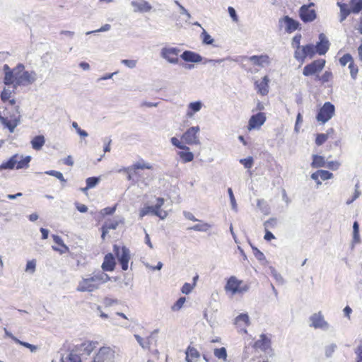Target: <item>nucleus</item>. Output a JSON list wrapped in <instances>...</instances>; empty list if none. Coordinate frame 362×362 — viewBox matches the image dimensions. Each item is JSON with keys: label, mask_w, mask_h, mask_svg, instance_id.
I'll list each match as a JSON object with an SVG mask.
<instances>
[{"label": "nucleus", "mask_w": 362, "mask_h": 362, "mask_svg": "<svg viewBox=\"0 0 362 362\" xmlns=\"http://www.w3.org/2000/svg\"><path fill=\"white\" fill-rule=\"evenodd\" d=\"M202 37L203 43L206 45H211L214 42L213 38L205 30H203V32L202 33Z\"/></svg>", "instance_id": "09e8293b"}, {"label": "nucleus", "mask_w": 362, "mask_h": 362, "mask_svg": "<svg viewBox=\"0 0 362 362\" xmlns=\"http://www.w3.org/2000/svg\"><path fill=\"white\" fill-rule=\"evenodd\" d=\"M186 301L185 297H180L172 306L171 310L174 312L180 310Z\"/></svg>", "instance_id": "c03bdc74"}, {"label": "nucleus", "mask_w": 362, "mask_h": 362, "mask_svg": "<svg viewBox=\"0 0 362 362\" xmlns=\"http://www.w3.org/2000/svg\"><path fill=\"white\" fill-rule=\"evenodd\" d=\"M165 200L163 198L159 197L156 199L155 206H148L142 208L139 211V216L143 218L147 214L151 213L153 215L159 217L160 219H165L168 216V212L162 210L161 207L163 206Z\"/></svg>", "instance_id": "423d86ee"}, {"label": "nucleus", "mask_w": 362, "mask_h": 362, "mask_svg": "<svg viewBox=\"0 0 362 362\" xmlns=\"http://www.w3.org/2000/svg\"><path fill=\"white\" fill-rule=\"evenodd\" d=\"M46 173L56 177L57 179H59L61 181H63V182L65 181L62 173L59 171L50 170V171L47 172Z\"/></svg>", "instance_id": "13d9d810"}, {"label": "nucleus", "mask_w": 362, "mask_h": 362, "mask_svg": "<svg viewBox=\"0 0 362 362\" xmlns=\"http://www.w3.org/2000/svg\"><path fill=\"white\" fill-rule=\"evenodd\" d=\"M311 326L315 329H326L328 327V324L324 320V317L321 312L313 314L310 317Z\"/></svg>", "instance_id": "b1692460"}, {"label": "nucleus", "mask_w": 362, "mask_h": 362, "mask_svg": "<svg viewBox=\"0 0 362 362\" xmlns=\"http://www.w3.org/2000/svg\"><path fill=\"white\" fill-rule=\"evenodd\" d=\"M269 78L267 76H264L261 81H256L255 82V87L258 94L262 96L267 95L269 93Z\"/></svg>", "instance_id": "4be33fe9"}, {"label": "nucleus", "mask_w": 362, "mask_h": 362, "mask_svg": "<svg viewBox=\"0 0 362 362\" xmlns=\"http://www.w3.org/2000/svg\"><path fill=\"white\" fill-rule=\"evenodd\" d=\"M115 267V259L112 253L105 255L102 264L103 272H112Z\"/></svg>", "instance_id": "c756f323"}, {"label": "nucleus", "mask_w": 362, "mask_h": 362, "mask_svg": "<svg viewBox=\"0 0 362 362\" xmlns=\"http://www.w3.org/2000/svg\"><path fill=\"white\" fill-rule=\"evenodd\" d=\"M234 324L237 327L244 329L245 332H246L245 329L250 325L248 315L247 313L240 314L235 318Z\"/></svg>", "instance_id": "bb28decb"}, {"label": "nucleus", "mask_w": 362, "mask_h": 362, "mask_svg": "<svg viewBox=\"0 0 362 362\" xmlns=\"http://www.w3.org/2000/svg\"><path fill=\"white\" fill-rule=\"evenodd\" d=\"M131 5L135 12L147 13L152 9V6L146 0H133Z\"/></svg>", "instance_id": "5701e85b"}, {"label": "nucleus", "mask_w": 362, "mask_h": 362, "mask_svg": "<svg viewBox=\"0 0 362 362\" xmlns=\"http://www.w3.org/2000/svg\"><path fill=\"white\" fill-rule=\"evenodd\" d=\"M251 64L255 66L263 67L269 63V57L267 54L253 55L247 58Z\"/></svg>", "instance_id": "a878e982"}, {"label": "nucleus", "mask_w": 362, "mask_h": 362, "mask_svg": "<svg viewBox=\"0 0 362 362\" xmlns=\"http://www.w3.org/2000/svg\"><path fill=\"white\" fill-rule=\"evenodd\" d=\"M170 141L173 146L182 150L177 152V155L183 163H189L194 160V154L189 151V148L182 144L177 138L172 137Z\"/></svg>", "instance_id": "9b49d317"}, {"label": "nucleus", "mask_w": 362, "mask_h": 362, "mask_svg": "<svg viewBox=\"0 0 362 362\" xmlns=\"http://www.w3.org/2000/svg\"><path fill=\"white\" fill-rule=\"evenodd\" d=\"M335 113V107L330 102H326L320 108L316 115V119L317 122L324 124L328 122Z\"/></svg>", "instance_id": "9d476101"}, {"label": "nucleus", "mask_w": 362, "mask_h": 362, "mask_svg": "<svg viewBox=\"0 0 362 362\" xmlns=\"http://www.w3.org/2000/svg\"><path fill=\"white\" fill-rule=\"evenodd\" d=\"M122 63L129 68H134L136 66V61L134 59H123Z\"/></svg>", "instance_id": "052dcab7"}, {"label": "nucleus", "mask_w": 362, "mask_h": 362, "mask_svg": "<svg viewBox=\"0 0 362 362\" xmlns=\"http://www.w3.org/2000/svg\"><path fill=\"white\" fill-rule=\"evenodd\" d=\"M76 209L81 213H86L88 211V207L83 204H77Z\"/></svg>", "instance_id": "774afa93"}, {"label": "nucleus", "mask_w": 362, "mask_h": 362, "mask_svg": "<svg viewBox=\"0 0 362 362\" xmlns=\"http://www.w3.org/2000/svg\"><path fill=\"white\" fill-rule=\"evenodd\" d=\"M266 121V115L264 112H258L255 115H253L250 117L248 124L247 129L248 131H251L255 129H259L262 125Z\"/></svg>", "instance_id": "a211bd4d"}, {"label": "nucleus", "mask_w": 362, "mask_h": 362, "mask_svg": "<svg viewBox=\"0 0 362 362\" xmlns=\"http://www.w3.org/2000/svg\"><path fill=\"white\" fill-rule=\"evenodd\" d=\"M228 11L230 16L231 17L233 21L235 22H238V16L236 15V12H235V10L234 9V8L229 6L228 8Z\"/></svg>", "instance_id": "680f3d73"}, {"label": "nucleus", "mask_w": 362, "mask_h": 362, "mask_svg": "<svg viewBox=\"0 0 362 362\" xmlns=\"http://www.w3.org/2000/svg\"><path fill=\"white\" fill-rule=\"evenodd\" d=\"M283 21L286 23V30L287 33H293L299 28V23L288 16H284Z\"/></svg>", "instance_id": "473e14b6"}, {"label": "nucleus", "mask_w": 362, "mask_h": 362, "mask_svg": "<svg viewBox=\"0 0 362 362\" xmlns=\"http://www.w3.org/2000/svg\"><path fill=\"white\" fill-rule=\"evenodd\" d=\"M194 286H195V283H192V284L185 283L182 286V287L181 288V291L182 293L188 294L193 290Z\"/></svg>", "instance_id": "3c124183"}, {"label": "nucleus", "mask_w": 362, "mask_h": 362, "mask_svg": "<svg viewBox=\"0 0 362 362\" xmlns=\"http://www.w3.org/2000/svg\"><path fill=\"white\" fill-rule=\"evenodd\" d=\"M326 162L323 156L319 155L313 156V161L311 163V167L313 168H318L325 166Z\"/></svg>", "instance_id": "4c0bfd02"}, {"label": "nucleus", "mask_w": 362, "mask_h": 362, "mask_svg": "<svg viewBox=\"0 0 362 362\" xmlns=\"http://www.w3.org/2000/svg\"><path fill=\"white\" fill-rule=\"evenodd\" d=\"M254 349H259L264 353H272L273 351L272 348V339L271 335L262 334L259 339L255 341L252 345Z\"/></svg>", "instance_id": "4468645a"}, {"label": "nucleus", "mask_w": 362, "mask_h": 362, "mask_svg": "<svg viewBox=\"0 0 362 362\" xmlns=\"http://www.w3.org/2000/svg\"><path fill=\"white\" fill-rule=\"evenodd\" d=\"M349 69L350 71L351 77L353 80H356L357 78V74L358 72V67L354 62L352 64L349 65Z\"/></svg>", "instance_id": "a18cd8bd"}, {"label": "nucleus", "mask_w": 362, "mask_h": 362, "mask_svg": "<svg viewBox=\"0 0 362 362\" xmlns=\"http://www.w3.org/2000/svg\"><path fill=\"white\" fill-rule=\"evenodd\" d=\"M99 179L95 177H90L86 179V189H90L94 187L98 182Z\"/></svg>", "instance_id": "de8ad7c7"}, {"label": "nucleus", "mask_w": 362, "mask_h": 362, "mask_svg": "<svg viewBox=\"0 0 362 362\" xmlns=\"http://www.w3.org/2000/svg\"><path fill=\"white\" fill-rule=\"evenodd\" d=\"M124 223L122 220H112L109 219L106 221L104 224L101 227V238L103 240L105 239L107 234L109 233L110 230H115L119 224Z\"/></svg>", "instance_id": "412c9836"}, {"label": "nucleus", "mask_w": 362, "mask_h": 362, "mask_svg": "<svg viewBox=\"0 0 362 362\" xmlns=\"http://www.w3.org/2000/svg\"><path fill=\"white\" fill-rule=\"evenodd\" d=\"M16 88H14V85H13V89L10 90L9 88H4L0 95L1 100L3 103H8L11 105H16V100L13 98L15 94V90Z\"/></svg>", "instance_id": "393cba45"}, {"label": "nucleus", "mask_w": 362, "mask_h": 362, "mask_svg": "<svg viewBox=\"0 0 362 362\" xmlns=\"http://www.w3.org/2000/svg\"><path fill=\"white\" fill-rule=\"evenodd\" d=\"M252 252H253V254L255 255V257L258 259V260H264L265 259V256L264 255L263 252H262L260 250H259L257 247H252Z\"/></svg>", "instance_id": "864d4df0"}, {"label": "nucleus", "mask_w": 362, "mask_h": 362, "mask_svg": "<svg viewBox=\"0 0 362 362\" xmlns=\"http://www.w3.org/2000/svg\"><path fill=\"white\" fill-rule=\"evenodd\" d=\"M264 238L267 240V241H270L273 239L275 238L274 235L268 230H265V235H264Z\"/></svg>", "instance_id": "338daca9"}, {"label": "nucleus", "mask_w": 362, "mask_h": 362, "mask_svg": "<svg viewBox=\"0 0 362 362\" xmlns=\"http://www.w3.org/2000/svg\"><path fill=\"white\" fill-rule=\"evenodd\" d=\"M3 69L4 83L6 86L14 85V88L31 85L37 79L36 73L34 71H26L23 64H18L13 69H11L8 64H4Z\"/></svg>", "instance_id": "f257e3e1"}, {"label": "nucleus", "mask_w": 362, "mask_h": 362, "mask_svg": "<svg viewBox=\"0 0 362 362\" xmlns=\"http://www.w3.org/2000/svg\"><path fill=\"white\" fill-rule=\"evenodd\" d=\"M181 58L185 61L187 62H200L202 59V57L194 52L192 51H185L181 55Z\"/></svg>", "instance_id": "2f4dec72"}, {"label": "nucleus", "mask_w": 362, "mask_h": 362, "mask_svg": "<svg viewBox=\"0 0 362 362\" xmlns=\"http://www.w3.org/2000/svg\"><path fill=\"white\" fill-rule=\"evenodd\" d=\"M302 35L296 34L291 41V46L294 49L293 57L296 60L303 64L307 58L313 59L315 54L314 45L312 43L300 45Z\"/></svg>", "instance_id": "7ed1b4c3"}, {"label": "nucleus", "mask_w": 362, "mask_h": 362, "mask_svg": "<svg viewBox=\"0 0 362 362\" xmlns=\"http://www.w3.org/2000/svg\"><path fill=\"white\" fill-rule=\"evenodd\" d=\"M53 240L56 245L52 246L54 251L59 252L60 254H64L69 251V248L64 243L61 237L57 235H52Z\"/></svg>", "instance_id": "c85d7f7f"}, {"label": "nucleus", "mask_w": 362, "mask_h": 362, "mask_svg": "<svg viewBox=\"0 0 362 362\" xmlns=\"http://www.w3.org/2000/svg\"><path fill=\"white\" fill-rule=\"evenodd\" d=\"M8 336L11 338L17 344H19L26 348H28L29 347V343L28 342H24V341H21V340H19L18 339H17L16 337H14L13 335H12L11 334H7Z\"/></svg>", "instance_id": "0e129e2a"}, {"label": "nucleus", "mask_w": 362, "mask_h": 362, "mask_svg": "<svg viewBox=\"0 0 362 362\" xmlns=\"http://www.w3.org/2000/svg\"><path fill=\"white\" fill-rule=\"evenodd\" d=\"M353 236L356 242H359V226L357 221H355L353 225Z\"/></svg>", "instance_id": "603ef678"}, {"label": "nucleus", "mask_w": 362, "mask_h": 362, "mask_svg": "<svg viewBox=\"0 0 362 362\" xmlns=\"http://www.w3.org/2000/svg\"><path fill=\"white\" fill-rule=\"evenodd\" d=\"M355 353L356 354V362H362V341L356 348Z\"/></svg>", "instance_id": "4d7b16f0"}, {"label": "nucleus", "mask_w": 362, "mask_h": 362, "mask_svg": "<svg viewBox=\"0 0 362 362\" xmlns=\"http://www.w3.org/2000/svg\"><path fill=\"white\" fill-rule=\"evenodd\" d=\"M228 193L229 194L230 202H231L233 206L235 207L236 206V202H235V197H234V194H233V190L231 188L228 189Z\"/></svg>", "instance_id": "69168bd1"}, {"label": "nucleus", "mask_w": 362, "mask_h": 362, "mask_svg": "<svg viewBox=\"0 0 362 362\" xmlns=\"http://www.w3.org/2000/svg\"><path fill=\"white\" fill-rule=\"evenodd\" d=\"M211 226L207 223H199L196 224L192 227H190L189 230H193L195 231H206L210 228Z\"/></svg>", "instance_id": "37998d69"}, {"label": "nucleus", "mask_w": 362, "mask_h": 362, "mask_svg": "<svg viewBox=\"0 0 362 362\" xmlns=\"http://www.w3.org/2000/svg\"><path fill=\"white\" fill-rule=\"evenodd\" d=\"M61 362H81V356L74 346L72 349L67 350L62 354Z\"/></svg>", "instance_id": "aec40b11"}, {"label": "nucleus", "mask_w": 362, "mask_h": 362, "mask_svg": "<svg viewBox=\"0 0 362 362\" xmlns=\"http://www.w3.org/2000/svg\"><path fill=\"white\" fill-rule=\"evenodd\" d=\"M349 5L354 13H358L362 11V0H350Z\"/></svg>", "instance_id": "58836bf2"}, {"label": "nucleus", "mask_w": 362, "mask_h": 362, "mask_svg": "<svg viewBox=\"0 0 362 362\" xmlns=\"http://www.w3.org/2000/svg\"><path fill=\"white\" fill-rule=\"evenodd\" d=\"M180 50L176 47L163 48L161 51L162 57L172 64H177L179 61Z\"/></svg>", "instance_id": "6ab92c4d"}, {"label": "nucleus", "mask_w": 362, "mask_h": 362, "mask_svg": "<svg viewBox=\"0 0 362 362\" xmlns=\"http://www.w3.org/2000/svg\"><path fill=\"white\" fill-rule=\"evenodd\" d=\"M214 353V356L219 359H223V361H226L227 358V352L226 349L224 347L215 349Z\"/></svg>", "instance_id": "a19ab883"}, {"label": "nucleus", "mask_w": 362, "mask_h": 362, "mask_svg": "<svg viewBox=\"0 0 362 362\" xmlns=\"http://www.w3.org/2000/svg\"><path fill=\"white\" fill-rule=\"evenodd\" d=\"M187 362H193L197 361L200 357V354L196 348L189 346L185 351Z\"/></svg>", "instance_id": "72a5a7b5"}, {"label": "nucleus", "mask_w": 362, "mask_h": 362, "mask_svg": "<svg viewBox=\"0 0 362 362\" xmlns=\"http://www.w3.org/2000/svg\"><path fill=\"white\" fill-rule=\"evenodd\" d=\"M153 165L145 162L143 159H141L137 163L132 164V165L126 168H123L118 170L119 173H124L127 174V179L129 181H134L135 178H138L140 175L138 172L139 170H152Z\"/></svg>", "instance_id": "39448f33"}, {"label": "nucleus", "mask_w": 362, "mask_h": 362, "mask_svg": "<svg viewBox=\"0 0 362 362\" xmlns=\"http://www.w3.org/2000/svg\"><path fill=\"white\" fill-rule=\"evenodd\" d=\"M30 161V157L26 156L25 158L20 157L18 154L11 156L7 161L2 163L0 165V170L13 168L22 169L27 168Z\"/></svg>", "instance_id": "0eeeda50"}, {"label": "nucleus", "mask_w": 362, "mask_h": 362, "mask_svg": "<svg viewBox=\"0 0 362 362\" xmlns=\"http://www.w3.org/2000/svg\"><path fill=\"white\" fill-rule=\"evenodd\" d=\"M340 163L338 161H329L327 163V166L332 170H336L339 168Z\"/></svg>", "instance_id": "e2e57ef3"}, {"label": "nucleus", "mask_w": 362, "mask_h": 362, "mask_svg": "<svg viewBox=\"0 0 362 362\" xmlns=\"http://www.w3.org/2000/svg\"><path fill=\"white\" fill-rule=\"evenodd\" d=\"M97 341H85L83 343L75 346L81 356H90L98 347Z\"/></svg>", "instance_id": "f3484780"}, {"label": "nucleus", "mask_w": 362, "mask_h": 362, "mask_svg": "<svg viewBox=\"0 0 362 362\" xmlns=\"http://www.w3.org/2000/svg\"><path fill=\"white\" fill-rule=\"evenodd\" d=\"M334 134L335 130L333 128L328 129L326 133L317 134L315 137V144L317 146L322 145L329 137L334 135Z\"/></svg>", "instance_id": "7c9ffc66"}, {"label": "nucleus", "mask_w": 362, "mask_h": 362, "mask_svg": "<svg viewBox=\"0 0 362 362\" xmlns=\"http://www.w3.org/2000/svg\"><path fill=\"white\" fill-rule=\"evenodd\" d=\"M314 4L311 3L309 5H303L299 10V16L300 19L304 23L312 22L316 18V12L314 9L310 8L313 6Z\"/></svg>", "instance_id": "2eb2a0df"}, {"label": "nucleus", "mask_w": 362, "mask_h": 362, "mask_svg": "<svg viewBox=\"0 0 362 362\" xmlns=\"http://www.w3.org/2000/svg\"><path fill=\"white\" fill-rule=\"evenodd\" d=\"M337 6L340 8V22H343L347 16L352 13V11L348 8L347 4L344 3L337 2Z\"/></svg>", "instance_id": "f704fd0d"}, {"label": "nucleus", "mask_w": 362, "mask_h": 362, "mask_svg": "<svg viewBox=\"0 0 362 362\" xmlns=\"http://www.w3.org/2000/svg\"><path fill=\"white\" fill-rule=\"evenodd\" d=\"M240 163L244 165L245 168L250 169L252 167L254 160L252 157H248L240 160Z\"/></svg>", "instance_id": "8fccbe9b"}, {"label": "nucleus", "mask_w": 362, "mask_h": 362, "mask_svg": "<svg viewBox=\"0 0 362 362\" xmlns=\"http://www.w3.org/2000/svg\"><path fill=\"white\" fill-rule=\"evenodd\" d=\"M326 64V60L324 59H317L312 61L310 63L306 64L303 69V74L304 76H319V74L324 69Z\"/></svg>", "instance_id": "6e6552de"}, {"label": "nucleus", "mask_w": 362, "mask_h": 362, "mask_svg": "<svg viewBox=\"0 0 362 362\" xmlns=\"http://www.w3.org/2000/svg\"><path fill=\"white\" fill-rule=\"evenodd\" d=\"M332 78V73L330 71H326L321 76H317L316 80L323 84L329 82Z\"/></svg>", "instance_id": "ea45409f"}, {"label": "nucleus", "mask_w": 362, "mask_h": 362, "mask_svg": "<svg viewBox=\"0 0 362 362\" xmlns=\"http://www.w3.org/2000/svg\"><path fill=\"white\" fill-rule=\"evenodd\" d=\"M354 62V58L349 53L344 54L339 59V63L342 66H345L347 64H349V65L350 64H352Z\"/></svg>", "instance_id": "79ce46f5"}, {"label": "nucleus", "mask_w": 362, "mask_h": 362, "mask_svg": "<svg viewBox=\"0 0 362 362\" xmlns=\"http://www.w3.org/2000/svg\"><path fill=\"white\" fill-rule=\"evenodd\" d=\"M45 143V137L42 135L36 136L31 140L32 147L36 151L40 150Z\"/></svg>", "instance_id": "e433bc0d"}, {"label": "nucleus", "mask_w": 362, "mask_h": 362, "mask_svg": "<svg viewBox=\"0 0 362 362\" xmlns=\"http://www.w3.org/2000/svg\"><path fill=\"white\" fill-rule=\"evenodd\" d=\"M330 43L329 40L324 33L319 35V41L314 45L315 54L319 55H325L329 50Z\"/></svg>", "instance_id": "dca6fc26"}, {"label": "nucleus", "mask_w": 362, "mask_h": 362, "mask_svg": "<svg viewBox=\"0 0 362 362\" xmlns=\"http://www.w3.org/2000/svg\"><path fill=\"white\" fill-rule=\"evenodd\" d=\"M35 265H36L35 260H34V259L30 260L26 264L25 270L27 272H34L35 269Z\"/></svg>", "instance_id": "bf43d9fd"}, {"label": "nucleus", "mask_w": 362, "mask_h": 362, "mask_svg": "<svg viewBox=\"0 0 362 362\" xmlns=\"http://www.w3.org/2000/svg\"><path fill=\"white\" fill-rule=\"evenodd\" d=\"M200 129L199 126L192 127L182 135L181 139L183 142L188 145H199L200 141L199 139V133Z\"/></svg>", "instance_id": "ddd939ff"}, {"label": "nucleus", "mask_w": 362, "mask_h": 362, "mask_svg": "<svg viewBox=\"0 0 362 362\" xmlns=\"http://www.w3.org/2000/svg\"><path fill=\"white\" fill-rule=\"evenodd\" d=\"M277 225V220L276 218H269L264 223V230L273 229Z\"/></svg>", "instance_id": "49530a36"}, {"label": "nucleus", "mask_w": 362, "mask_h": 362, "mask_svg": "<svg viewBox=\"0 0 362 362\" xmlns=\"http://www.w3.org/2000/svg\"><path fill=\"white\" fill-rule=\"evenodd\" d=\"M109 280L108 274L101 270H96L79 281L76 291L79 292H93L98 290L101 285Z\"/></svg>", "instance_id": "f03ea898"}, {"label": "nucleus", "mask_w": 362, "mask_h": 362, "mask_svg": "<svg viewBox=\"0 0 362 362\" xmlns=\"http://www.w3.org/2000/svg\"><path fill=\"white\" fill-rule=\"evenodd\" d=\"M250 285L247 281L239 279L235 276H230L226 280L224 291L226 294L233 296H243L249 291Z\"/></svg>", "instance_id": "20e7f679"}, {"label": "nucleus", "mask_w": 362, "mask_h": 362, "mask_svg": "<svg viewBox=\"0 0 362 362\" xmlns=\"http://www.w3.org/2000/svg\"><path fill=\"white\" fill-rule=\"evenodd\" d=\"M135 338L137 340V341L139 343V344L143 347V348H148V341L147 339H144L142 338L141 337L139 336V335H135Z\"/></svg>", "instance_id": "6e6d98bb"}, {"label": "nucleus", "mask_w": 362, "mask_h": 362, "mask_svg": "<svg viewBox=\"0 0 362 362\" xmlns=\"http://www.w3.org/2000/svg\"><path fill=\"white\" fill-rule=\"evenodd\" d=\"M115 358V351L112 347L102 346L93 356L92 362H114Z\"/></svg>", "instance_id": "1a4fd4ad"}, {"label": "nucleus", "mask_w": 362, "mask_h": 362, "mask_svg": "<svg viewBox=\"0 0 362 362\" xmlns=\"http://www.w3.org/2000/svg\"><path fill=\"white\" fill-rule=\"evenodd\" d=\"M114 252L118 259L122 270L126 271L129 267V262L130 260V252L126 247H119L115 245L113 247Z\"/></svg>", "instance_id": "f8f14e48"}, {"label": "nucleus", "mask_w": 362, "mask_h": 362, "mask_svg": "<svg viewBox=\"0 0 362 362\" xmlns=\"http://www.w3.org/2000/svg\"><path fill=\"white\" fill-rule=\"evenodd\" d=\"M116 208L117 205H115L114 206L111 207H105L101 211V214L103 215H112L115 212Z\"/></svg>", "instance_id": "5fc2aeb1"}, {"label": "nucleus", "mask_w": 362, "mask_h": 362, "mask_svg": "<svg viewBox=\"0 0 362 362\" xmlns=\"http://www.w3.org/2000/svg\"><path fill=\"white\" fill-rule=\"evenodd\" d=\"M202 107V104L199 101L190 103L188 105L187 116L188 117H192L195 112H197L201 110Z\"/></svg>", "instance_id": "c9c22d12"}, {"label": "nucleus", "mask_w": 362, "mask_h": 362, "mask_svg": "<svg viewBox=\"0 0 362 362\" xmlns=\"http://www.w3.org/2000/svg\"><path fill=\"white\" fill-rule=\"evenodd\" d=\"M333 177V174L327 170H318L316 172L313 173L311 175V178L314 180L317 185H321V181L319 178H320L322 180L325 181L329 179H331Z\"/></svg>", "instance_id": "cd10ccee"}]
</instances>
